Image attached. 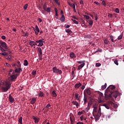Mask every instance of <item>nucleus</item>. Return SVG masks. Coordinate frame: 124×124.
I'll use <instances>...</instances> for the list:
<instances>
[{
  "mask_svg": "<svg viewBox=\"0 0 124 124\" xmlns=\"http://www.w3.org/2000/svg\"><path fill=\"white\" fill-rule=\"evenodd\" d=\"M114 63L116 64V65H119V63H118V61L116 60L114 61Z\"/></svg>",
  "mask_w": 124,
  "mask_h": 124,
  "instance_id": "bf43d9fd",
  "label": "nucleus"
},
{
  "mask_svg": "<svg viewBox=\"0 0 124 124\" xmlns=\"http://www.w3.org/2000/svg\"><path fill=\"white\" fill-rule=\"evenodd\" d=\"M15 72L13 70L11 69L10 71H9V73H8V75H13Z\"/></svg>",
  "mask_w": 124,
  "mask_h": 124,
  "instance_id": "5701e85b",
  "label": "nucleus"
},
{
  "mask_svg": "<svg viewBox=\"0 0 124 124\" xmlns=\"http://www.w3.org/2000/svg\"><path fill=\"white\" fill-rule=\"evenodd\" d=\"M70 58H76V55L74 53V52H71L70 53Z\"/></svg>",
  "mask_w": 124,
  "mask_h": 124,
  "instance_id": "2eb2a0df",
  "label": "nucleus"
},
{
  "mask_svg": "<svg viewBox=\"0 0 124 124\" xmlns=\"http://www.w3.org/2000/svg\"><path fill=\"white\" fill-rule=\"evenodd\" d=\"M6 50L7 51H8V52H6L7 54H8V55H10L11 54H12V51H11L10 50H9V49Z\"/></svg>",
  "mask_w": 124,
  "mask_h": 124,
  "instance_id": "09e8293b",
  "label": "nucleus"
},
{
  "mask_svg": "<svg viewBox=\"0 0 124 124\" xmlns=\"http://www.w3.org/2000/svg\"><path fill=\"white\" fill-rule=\"evenodd\" d=\"M84 65H85V64L83 63V64H81L79 65V66H78V70H80V69L83 68V66H84Z\"/></svg>",
  "mask_w": 124,
  "mask_h": 124,
  "instance_id": "412c9836",
  "label": "nucleus"
},
{
  "mask_svg": "<svg viewBox=\"0 0 124 124\" xmlns=\"http://www.w3.org/2000/svg\"><path fill=\"white\" fill-rule=\"evenodd\" d=\"M107 83H105L104 85L102 86L101 89H102V90L103 91L104 90L106 89V88H107Z\"/></svg>",
  "mask_w": 124,
  "mask_h": 124,
  "instance_id": "bb28decb",
  "label": "nucleus"
},
{
  "mask_svg": "<svg viewBox=\"0 0 124 124\" xmlns=\"http://www.w3.org/2000/svg\"><path fill=\"white\" fill-rule=\"evenodd\" d=\"M36 102V99L34 98H32L31 100V104L33 105Z\"/></svg>",
  "mask_w": 124,
  "mask_h": 124,
  "instance_id": "f3484780",
  "label": "nucleus"
},
{
  "mask_svg": "<svg viewBox=\"0 0 124 124\" xmlns=\"http://www.w3.org/2000/svg\"><path fill=\"white\" fill-rule=\"evenodd\" d=\"M44 39H42L36 41V43H39L38 45H37L38 46H43V43H45V42L43 41Z\"/></svg>",
  "mask_w": 124,
  "mask_h": 124,
  "instance_id": "0eeeda50",
  "label": "nucleus"
},
{
  "mask_svg": "<svg viewBox=\"0 0 124 124\" xmlns=\"http://www.w3.org/2000/svg\"><path fill=\"white\" fill-rule=\"evenodd\" d=\"M85 93L87 94V95L91 96V90L89 89H86L84 90V96H85Z\"/></svg>",
  "mask_w": 124,
  "mask_h": 124,
  "instance_id": "9b49d317",
  "label": "nucleus"
},
{
  "mask_svg": "<svg viewBox=\"0 0 124 124\" xmlns=\"http://www.w3.org/2000/svg\"><path fill=\"white\" fill-rule=\"evenodd\" d=\"M93 23V21L92 19H90V20H88V24H89V25H90V27H92Z\"/></svg>",
  "mask_w": 124,
  "mask_h": 124,
  "instance_id": "a878e982",
  "label": "nucleus"
},
{
  "mask_svg": "<svg viewBox=\"0 0 124 124\" xmlns=\"http://www.w3.org/2000/svg\"><path fill=\"white\" fill-rule=\"evenodd\" d=\"M72 76L73 77V78H74V77H75V75H74V71H72Z\"/></svg>",
  "mask_w": 124,
  "mask_h": 124,
  "instance_id": "680f3d73",
  "label": "nucleus"
},
{
  "mask_svg": "<svg viewBox=\"0 0 124 124\" xmlns=\"http://www.w3.org/2000/svg\"><path fill=\"white\" fill-rule=\"evenodd\" d=\"M33 30H34V32H35L36 35H38V33L40 32V30L39 28H38V26L36 25L35 26V28H33Z\"/></svg>",
  "mask_w": 124,
  "mask_h": 124,
  "instance_id": "6e6552de",
  "label": "nucleus"
},
{
  "mask_svg": "<svg viewBox=\"0 0 124 124\" xmlns=\"http://www.w3.org/2000/svg\"><path fill=\"white\" fill-rule=\"evenodd\" d=\"M103 106L105 107V108H107V109H109V106H108V105L103 104Z\"/></svg>",
  "mask_w": 124,
  "mask_h": 124,
  "instance_id": "a18cd8bd",
  "label": "nucleus"
},
{
  "mask_svg": "<svg viewBox=\"0 0 124 124\" xmlns=\"http://www.w3.org/2000/svg\"><path fill=\"white\" fill-rule=\"evenodd\" d=\"M18 123H19L20 124H22V117H21L19 118V120H18Z\"/></svg>",
  "mask_w": 124,
  "mask_h": 124,
  "instance_id": "37998d69",
  "label": "nucleus"
},
{
  "mask_svg": "<svg viewBox=\"0 0 124 124\" xmlns=\"http://www.w3.org/2000/svg\"><path fill=\"white\" fill-rule=\"evenodd\" d=\"M44 10H45V11H46V12H51V8L48 7L46 9H44Z\"/></svg>",
  "mask_w": 124,
  "mask_h": 124,
  "instance_id": "2f4dec72",
  "label": "nucleus"
},
{
  "mask_svg": "<svg viewBox=\"0 0 124 124\" xmlns=\"http://www.w3.org/2000/svg\"><path fill=\"white\" fill-rule=\"evenodd\" d=\"M123 38V34H121L118 37L117 39L118 40H121L122 38Z\"/></svg>",
  "mask_w": 124,
  "mask_h": 124,
  "instance_id": "de8ad7c7",
  "label": "nucleus"
},
{
  "mask_svg": "<svg viewBox=\"0 0 124 124\" xmlns=\"http://www.w3.org/2000/svg\"><path fill=\"white\" fill-rule=\"evenodd\" d=\"M82 114H83L82 112L79 111L78 112V116H80V115H81Z\"/></svg>",
  "mask_w": 124,
  "mask_h": 124,
  "instance_id": "69168bd1",
  "label": "nucleus"
},
{
  "mask_svg": "<svg viewBox=\"0 0 124 124\" xmlns=\"http://www.w3.org/2000/svg\"><path fill=\"white\" fill-rule=\"evenodd\" d=\"M98 94H99V96L101 97L103 96V94L100 92H97Z\"/></svg>",
  "mask_w": 124,
  "mask_h": 124,
  "instance_id": "ea45409f",
  "label": "nucleus"
},
{
  "mask_svg": "<svg viewBox=\"0 0 124 124\" xmlns=\"http://www.w3.org/2000/svg\"><path fill=\"white\" fill-rule=\"evenodd\" d=\"M93 15L95 16V20H98V15L97 14L95 13V12H93Z\"/></svg>",
  "mask_w": 124,
  "mask_h": 124,
  "instance_id": "4be33fe9",
  "label": "nucleus"
},
{
  "mask_svg": "<svg viewBox=\"0 0 124 124\" xmlns=\"http://www.w3.org/2000/svg\"><path fill=\"white\" fill-rule=\"evenodd\" d=\"M79 4H82L83 6V0L79 1Z\"/></svg>",
  "mask_w": 124,
  "mask_h": 124,
  "instance_id": "774afa93",
  "label": "nucleus"
},
{
  "mask_svg": "<svg viewBox=\"0 0 124 124\" xmlns=\"http://www.w3.org/2000/svg\"><path fill=\"white\" fill-rule=\"evenodd\" d=\"M108 104L109 105H110L114 108H118V105L114 103L113 102L109 101L108 102Z\"/></svg>",
  "mask_w": 124,
  "mask_h": 124,
  "instance_id": "1a4fd4ad",
  "label": "nucleus"
},
{
  "mask_svg": "<svg viewBox=\"0 0 124 124\" xmlns=\"http://www.w3.org/2000/svg\"><path fill=\"white\" fill-rule=\"evenodd\" d=\"M116 13H120V10L118 8H116V10H115Z\"/></svg>",
  "mask_w": 124,
  "mask_h": 124,
  "instance_id": "6e6d98bb",
  "label": "nucleus"
},
{
  "mask_svg": "<svg viewBox=\"0 0 124 124\" xmlns=\"http://www.w3.org/2000/svg\"><path fill=\"white\" fill-rule=\"evenodd\" d=\"M83 101H84V103H83V104L86 105L87 104V98L85 97V96H84V98L83 99Z\"/></svg>",
  "mask_w": 124,
  "mask_h": 124,
  "instance_id": "a19ab883",
  "label": "nucleus"
},
{
  "mask_svg": "<svg viewBox=\"0 0 124 124\" xmlns=\"http://www.w3.org/2000/svg\"><path fill=\"white\" fill-rule=\"evenodd\" d=\"M27 8H28V4H26L24 6V9H25V10H27Z\"/></svg>",
  "mask_w": 124,
  "mask_h": 124,
  "instance_id": "5fc2aeb1",
  "label": "nucleus"
},
{
  "mask_svg": "<svg viewBox=\"0 0 124 124\" xmlns=\"http://www.w3.org/2000/svg\"><path fill=\"white\" fill-rule=\"evenodd\" d=\"M16 65L18 68L21 67V63H20L19 61H17V63H16Z\"/></svg>",
  "mask_w": 124,
  "mask_h": 124,
  "instance_id": "c756f323",
  "label": "nucleus"
},
{
  "mask_svg": "<svg viewBox=\"0 0 124 124\" xmlns=\"http://www.w3.org/2000/svg\"><path fill=\"white\" fill-rule=\"evenodd\" d=\"M43 9H47V5L46 4H45V5L43 6Z\"/></svg>",
  "mask_w": 124,
  "mask_h": 124,
  "instance_id": "4d7b16f0",
  "label": "nucleus"
},
{
  "mask_svg": "<svg viewBox=\"0 0 124 124\" xmlns=\"http://www.w3.org/2000/svg\"><path fill=\"white\" fill-rule=\"evenodd\" d=\"M101 65V64H100V63H96V67H99Z\"/></svg>",
  "mask_w": 124,
  "mask_h": 124,
  "instance_id": "864d4df0",
  "label": "nucleus"
},
{
  "mask_svg": "<svg viewBox=\"0 0 124 124\" xmlns=\"http://www.w3.org/2000/svg\"><path fill=\"white\" fill-rule=\"evenodd\" d=\"M106 93H107V95L109 97H113L115 98L117 97L118 95V92L117 91H115L114 92L109 91V92H106Z\"/></svg>",
  "mask_w": 124,
  "mask_h": 124,
  "instance_id": "f03ea898",
  "label": "nucleus"
},
{
  "mask_svg": "<svg viewBox=\"0 0 124 124\" xmlns=\"http://www.w3.org/2000/svg\"><path fill=\"white\" fill-rule=\"evenodd\" d=\"M52 95H53V96L54 97H57V94L56 93V91H53V92H52Z\"/></svg>",
  "mask_w": 124,
  "mask_h": 124,
  "instance_id": "473e14b6",
  "label": "nucleus"
},
{
  "mask_svg": "<svg viewBox=\"0 0 124 124\" xmlns=\"http://www.w3.org/2000/svg\"><path fill=\"white\" fill-rule=\"evenodd\" d=\"M79 96V94H78V93H75L76 99L80 101V98L78 97Z\"/></svg>",
  "mask_w": 124,
  "mask_h": 124,
  "instance_id": "b1692460",
  "label": "nucleus"
},
{
  "mask_svg": "<svg viewBox=\"0 0 124 124\" xmlns=\"http://www.w3.org/2000/svg\"><path fill=\"white\" fill-rule=\"evenodd\" d=\"M32 75H34V76L36 75V71L33 70V71H32Z\"/></svg>",
  "mask_w": 124,
  "mask_h": 124,
  "instance_id": "49530a36",
  "label": "nucleus"
},
{
  "mask_svg": "<svg viewBox=\"0 0 124 124\" xmlns=\"http://www.w3.org/2000/svg\"><path fill=\"white\" fill-rule=\"evenodd\" d=\"M0 50H1V51L2 52H5V51H8L7 50H5L3 47H0Z\"/></svg>",
  "mask_w": 124,
  "mask_h": 124,
  "instance_id": "3c124183",
  "label": "nucleus"
},
{
  "mask_svg": "<svg viewBox=\"0 0 124 124\" xmlns=\"http://www.w3.org/2000/svg\"><path fill=\"white\" fill-rule=\"evenodd\" d=\"M59 20H61V22H63L65 21V17H64V16L62 15L61 16V19H59Z\"/></svg>",
  "mask_w": 124,
  "mask_h": 124,
  "instance_id": "aec40b11",
  "label": "nucleus"
},
{
  "mask_svg": "<svg viewBox=\"0 0 124 124\" xmlns=\"http://www.w3.org/2000/svg\"><path fill=\"white\" fill-rule=\"evenodd\" d=\"M22 69L21 68H16V70H15V72L18 73L19 72H22Z\"/></svg>",
  "mask_w": 124,
  "mask_h": 124,
  "instance_id": "4468645a",
  "label": "nucleus"
},
{
  "mask_svg": "<svg viewBox=\"0 0 124 124\" xmlns=\"http://www.w3.org/2000/svg\"><path fill=\"white\" fill-rule=\"evenodd\" d=\"M38 96H39L40 97H42L44 96L43 92H40L39 93H38Z\"/></svg>",
  "mask_w": 124,
  "mask_h": 124,
  "instance_id": "e433bc0d",
  "label": "nucleus"
},
{
  "mask_svg": "<svg viewBox=\"0 0 124 124\" xmlns=\"http://www.w3.org/2000/svg\"><path fill=\"white\" fill-rule=\"evenodd\" d=\"M71 20L74 22V24H76L77 25H78L79 24V22H78V21L76 20L75 19H71Z\"/></svg>",
  "mask_w": 124,
  "mask_h": 124,
  "instance_id": "4c0bfd02",
  "label": "nucleus"
},
{
  "mask_svg": "<svg viewBox=\"0 0 124 124\" xmlns=\"http://www.w3.org/2000/svg\"><path fill=\"white\" fill-rule=\"evenodd\" d=\"M29 32H26V33H25V35H24V36H25V37H28V36H29Z\"/></svg>",
  "mask_w": 124,
  "mask_h": 124,
  "instance_id": "13d9d810",
  "label": "nucleus"
},
{
  "mask_svg": "<svg viewBox=\"0 0 124 124\" xmlns=\"http://www.w3.org/2000/svg\"><path fill=\"white\" fill-rule=\"evenodd\" d=\"M101 1H102V5H103V6L106 7V0H100Z\"/></svg>",
  "mask_w": 124,
  "mask_h": 124,
  "instance_id": "c9c22d12",
  "label": "nucleus"
},
{
  "mask_svg": "<svg viewBox=\"0 0 124 124\" xmlns=\"http://www.w3.org/2000/svg\"><path fill=\"white\" fill-rule=\"evenodd\" d=\"M1 54L2 55V56H9V54L7 53V52H3V53H1Z\"/></svg>",
  "mask_w": 124,
  "mask_h": 124,
  "instance_id": "79ce46f5",
  "label": "nucleus"
},
{
  "mask_svg": "<svg viewBox=\"0 0 124 124\" xmlns=\"http://www.w3.org/2000/svg\"><path fill=\"white\" fill-rule=\"evenodd\" d=\"M81 83H77L75 84V87L76 89H78V88H80L81 86Z\"/></svg>",
  "mask_w": 124,
  "mask_h": 124,
  "instance_id": "dca6fc26",
  "label": "nucleus"
},
{
  "mask_svg": "<svg viewBox=\"0 0 124 124\" xmlns=\"http://www.w3.org/2000/svg\"><path fill=\"white\" fill-rule=\"evenodd\" d=\"M10 77L8 78V80L5 82L2 87V90L4 92H7L11 88V82L13 81H15L16 79L18 77V74L9 75Z\"/></svg>",
  "mask_w": 124,
  "mask_h": 124,
  "instance_id": "f257e3e1",
  "label": "nucleus"
},
{
  "mask_svg": "<svg viewBox=\"0 0 124 124\" xmlns=\"http://www.w3.org/2000/svg\"><path fill=\"white\" fill-rule=\"evenodd\" d=\"M52 70H53V72H54V73L58 74V75H61L62 74V70L58 69L56 67H53Z\"/></svg>",
  "mask_w": 124,
  "mask_h": 124,
  "instance_id": "7ed1b4c3",
  "label": "nucleus"
},
{
  "mask_svg": "<svg viewBox=\"0 0 124 124\" xmlns=\"http://www.w3.org/2000/svg\"><path fill=\"white\" fill-rule=\"evenodd\" d=\"M68 5H70V7L75 6V5L74 4H72L71 3L69 2Z\"/></svg>",
  "mask_w": 124,
  "mask_h": 124,
  "instance_id": "8fccbe9b",
  "label": "nucleus"
},
{
  "mask_svg": "<svg viewBox=\"0 0 124 124\" xmlns=\"http://www.w3.org/2000/svg\"><path fill=\"white\" fill-rule=\"evenodd\" d=\"M37 51L39 52L38 56L39 57L40 61H42V51L41 50V47H37Z\"/></svg>",
  "mask_w": 124,
  "mask_h": 124,
  "instance_id": "39448f33",
  "label": "nucleus"
},
{
  "mask_svg": "<svg viewBox=\"0 0 124 124\" xmlns=\"http://www.w3.org/2000/svg\"><path fill=\"white\" fill-rule=\"evenodd\" d=\"M83 17L85 18V19H86V20H89L90 19H91V17H90V16H87L86 15H83Z\"/></svg>",
  "mask_w": 124,
  "mask_h": 124,
  "instance_id": "7c9ffc66",
  "label": "nucleus"
},
{
  "mask_svg": "<svg viewBox=\"0 0 124 124\" xmlns=\"http://www.w3.org/2000/svg\"><path fill=\"white\" fill-rule=\"evenodd\" d=\"M109 38H110L111 41H112V42H115L116 41L114 40H113L114 37L113 36V35H110L109 36Z\"/></svg>",
  "mask_w": 124,
  "mask_h": 124,
  "instance_id": "58836bf2",
  "label": "nucleus"
},
{
  "mask_svg": "<svg viewBox=\"0 0 124 124\" xmlns=\"http://www.w3.org/2000/svg\"><path fill=\"white\" fill-rule=\"evenodd\" d=\"M101 117V112H98L97 114L95 116V120L96 121L99 120V118Z\"/></svg>",
  "mask_w": 124,
  "mask_h": 124,
  "instance_id": "f8f14e48",
  "label": "nucleus"
},
{
  "mask_svg": "<svg viewBox=\"0 0 124 124\" xmlns=\"http://www.w3.org/2000/svg\"><path fill=\"white\" fill-rule=\"evenodd\" d=\"M85 85H86V84H84V85H83L81 86V89H82V90H84V89L85 88Z\"/></svg>",
  "mask_w": 124,
  "mask_h": 124,
  "instance_id": "e2e57ef3",
  "label": "nucleus"
},
{
  "mask_svg": "<svg viewBox=\"0 0 124 124\" xmlns=\"http://www.w3.org/2000/svg\"><path fill=\"white\" fill-rule=\"evenodd\" d=\"M115 87L113 85H110L109 86H108V88H107V89H106L105 92H112V91L114 89H115Z\"/></svg>",
  "mask_w": 124,
  "mask_h": 124,
  "instance_id": "423d86ee",
  "label": "nucleus"
},
{
  "mask_svg": "<svg viewBox=\"0 0 124 124\" xmlns=\"http://www.w3.org/2000/svg\"><path fill=\"white\" fill-rule=\"evenodd\" d=\"M78 62V64H85V63H84V62H85V61H78V62Z\"/></svg>",
  "mask_w": 124,
  "mask_h": 124,
  "instance_id": "72a5a7b5",
  "label": "nucleus"
},
{
  "mask_svg": "<svg viewBox=\"0 0 124 124\" xmlns=\"http://www.w3.org/2000/svg\"><path fill=\"white\" fill-rule=\"evenodd\" d=\"M94 4H96V5H100V3L96 1H94Z\"/></svg>",
  "mask_w": 124,
  "mask_h": 124,
  "instance_id": "052dcab7",
  "label": "nucleus"
},
{
  "mask_svg": "<svg viewBox=\"0 0 124 124\" xmlns=\"http://www.w3.org/2000/svg\"><path fill=\"white\" fill-rule=\"evenodd\" d=\"M54 1H55V3L57 4V5H60L61 3L58 2V0H54Z\"/></svg>",
  "mask_w": 124,
  "mask_h": 124,
  "instance_id": "603ef678",
  "label": "nucleus"
},
{
  "mask_svg": "<svg viewBox=\"0 0 124 124\" xmlns=\"http://www.w3.org/2000/svg\"><path fill=\"white\" fill-rule=\"evenodd\" d=\"M2 47L4 48L5 50L9 49L8 46H7L6 43L3 42H0V48Z\"/></svg>",
  "mask_w": 124,
  "mask_h": 124,
  "instance_id": "20e7f679",
  "label": "nucleus"
},
{
  "mask_svg": "<svg viewBox=\"0 0 124 124\" xmlns=\"http://www.w3.org/2000/svg\"><path fill=\"white\" fill-rule=\"evenodd\" d=\"M73 119H74V116H72L70 117V124H74V122L73 121Z\"/></svg>",
  "mask_w": 124,
  "mask_h": 124,
  "instance_id": "393cba45",
  "label": "nucleus"
},
{
  "mask_svg": "<svg viewBox=\"0 0 124 124\" xmlns=\"http://www.w3.org/2000/svg\"><path fill=\"white\" fill-rule=\"evenodd\" d=\"M72 104H74V105L76 106L77 107V108H78V107L79 106V104L77 101H72Z\"/></svg>",
  "mask_w": 124,
  "mask_h": 124,
  "instance_id": "6ab92c4d",
  "label": "nucleus"
},
{
  "mask_svg": "<svg viewBox=\"0 0 124 124\" xmlns=\"http://www.w3.org/2000/svg\"><path fill=\"white\" fill-rule=\"evenodd\" d=\"M29 45L31 46V47L33 46H37V43H35V42L34 41H31L29 42Z\"/></svg>",
  "mask_w": 124,
  "mask_h": 124,
  "instance_id": "ddd939ff",
  "label": "nucleus"
},
{
  "mask_svg": "<svg viewBox=\"0 0 124 124\" xmlns=\"http://www.w3.org/2000/svg\"><path fill=\"white\" fill-rule=\"evenodd\" d=\"M50 107H51V105H50V104H47V105H46V108H49Z\"/></svg>",
  "mask_w": 124,
  "mask_h": 124,
  "instance_id": "338daca9",
  "label": "nucleus"
},
{
  "mask_svg": "<svg viewBox=\"0 0 124 124\" xmlns=\"http://www.w3.org/2000/svg\"><path fill=\"white\" fill-rule=\"evenodd\" d=\"M93 111L94 112H96V110L97 109V107L95 106V105H93Z\"/></svg>",
  "mask_w": 124,
  "mask_h": 124,
  "instance_id": "f704fd0d",
  "label": "nucleus"
},
{
  "mask_svg": "<svg viewBox=\"0 0 124 124\" xmlns=\"http://www.w3.org/2000/svg\"><path fill=\"white\" fill-rule=\"evenodd\" d=\"M8 100L11 103H13L15 102L14 98L11 94H9V96H8Z\"/></svg>",
  "mask_w": 124,
  "mask_h": 124,
  "instance_id": "9d476101",
  "label": "nucleus"
},
{
  "mask_svg": "<svg viewBox=\"0 0 124 124\" xmlns=\"http://www.w3.org/2000/svg\"><path fill=\"white\" fill-rule=\"evenodd\" d=\"M65 32H67V33H70V34L72 33V31H71V30L70 29L65 30Z\"/></svg>",
  "mask_w": 124,
  "mask_h": 124,
  "instance_id": "cd10ccee",
  "label": "nucleus"
},
{
  "mask_svg": "<svg viewBox=\"0 0 124 124\" xmlns=\"http://www.w3.org/2000/svg\"><path fill=\"white\" fill-rule=\"evenodd\" d=\"M109 41H108L107 39H106L104 40V44L105 45H107L109 43Z\"/></svg>",
  "mask_w": 124,
  "mask_h": 124,
  "instance_id": "c03bdc74",
  "label": "nucleus"
},
{
  "mask_svg": "<svg viewBox=\"0 0 124 124\" xmlns=\"http://www.w3.org/2000/svg\"><path fill=\"white\" fill-rule=\"evenodd\" d=\"M24 65H25V66L29 65V62H28L27 60L24 61Z\"/></svg>",
  "mask_w": 124,
  "mask_h": 124,
  "instance_id": "c85d7f7f",
  "label": "nucleus"
},
{
  "mask_svg": "<svg viewBox=\"0 0 124 124\" xmlns=\"http://www.w3.org/2000/svg\"><path fill=\"white\" fill-rule=\"evenodd\" d=\"M5 65H6V66H8V67H11V65L9 64V63H5Z\"/></svg>",
  "mask_w": 124,
  "mask_h": 124,
  "instance_id": "0e129e2a",
  "label": "nucleus"
},
{
  "mask_svg": "<svg viewBox=\"0 0 124 124\" xmlns=\"http://www.w3.org/2000/svg\"><path fill=\"white\" fill-rule=\"evenodd\" d=\"M32 119L34 120V123H35V124H38L39 122L38 118L33 116H32Z\"/></svg>",
  "mask_w": 124,
  "mask_h": 124,
  "instance_id": "a211bd4d",
  "label": "nucleus"
}]
</instances>
